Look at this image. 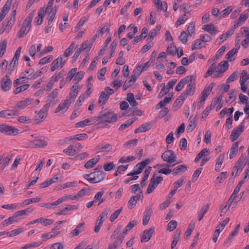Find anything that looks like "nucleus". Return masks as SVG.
Returning a JSON list of instances; mask_svg holds the SVG:
<instances>
[{
	"label": "nucleus",
	"mask_w": 249,
	"mask_h": 249,
	"mask_svg": "<svg viewBox=\"0 0 249 249\" xmlns=\"http://www.w3.org/2000/svg\"><path fill=\"white\" fill-rule=\"evenodd\" d=\"M34 15L35 12L33 11L26 18L20 30L18 32L17 36L18 37H22L28 33L31 27V22Z\"/></svg>",
	"instance_id": "1"
},
{
	"label": "nucleus",
	"mask_w": 249,
	"mask_h": 249,
	"mask_svg": "<svg viewBox=\"0 0 249 249\" xmlns=\"http://www.w3.org/2000/svg\"><path fill=\"white\" fill-rule=\"evenodd\" d=\"M101 120V122L114 123L117 120V115L113 112L107 110L102 111L97 118L96 121Z\"/></svg>",
	"instance_id": "2"
},
{
	"label": "nucleus",
	"mask_w": 249,
	"mask_h": 249,
	"mask_svg": "<svg viewBox=\"0 0 249 249\" xmlns=\"http://www.w3.org/2000/svg\"><path fill=\"white\" fill-rule=\"evenodd\" d=\"M105 172H91L89 174H85L84 178L92 183L100 182L105 178Z\"/></svg>",
	"instance_id": "3"
},
{
	"label": "nucleus",
	"mask_w": 249,
	"mask_h": 249,
	"mask_svg": "<svg viewBox=\"0 0 249 249\" xmlns=\"http://www.w3.org/2000/svg\"><path fill=\"white\" fill-rule=\"evenodd\" d=\"M163 178L162 177L158 176L157 174L155 173L150 179V183L147 189V193H151L156 188L157 186L161 182Z\"/></svg>",
	"instance_id": "4"
},
{
	"label": "nucleus",
	"mask_w": 249,
	"mask_h": 249,
	"mask_svg": "<svg viewBox=\"0 0 249 249\" xmlns=\"http://www.w3.org/2000/svg\"><path fill=\"white\" fill-rule=\"evenodd\" d=\"M110 213V210L109 208H106L103 212L99 215L96 222V225L94 228V231L98 232L104 221L107 218L108 214Z\"/></svg>",
	"instance_id": "5"
},
{
	"label": "nucleus",
	"mask_w": 249,
	"mask_h": 249,
	"mask_svg": "<svg viewBox=\"0 0 249 249\" xmlns=\"http://www.w3.org/2000/svg\"><path fill=\"white\" fill-rule=\"evenodd\" d=\"M19 130L13 126L5 124L0 125V132L5 135H16L18 134Z\"/></svg>",
	"instance_id": "6"
},
{
	"label": "nucleus",
	"mask_w": 249,
	"mask_h": 249,
	"mask_svg": "<svg viewBox=\"0 0 249 249\" xmlns=\"http://www.w3.org/2000/svg\"><path fill=\"white\" fill-rule=\"evenodd\" d=\"M66 62V60H63L62 55H60L52 63L50 68L51 71H54L57 69L62 68L65 65Z\"/></svg>",
	"instance_id": "7"
},
{
	"label": "nucleus",
	"mask_w": 249,
	"mask_h": 249,
	"mask_svg": "<svg viewBox=\"0 0 249 249\" xmlns=\"http://www.w3.org/2000/svg\"><path fill=\"white\" fill-rule=\"evenodd\" d=\"M161 158L165 161L172 163L176 161V155L173 151L169 150L165 151L161 155Z\"/></svg>",
	"instance_id": "8"
},
{
	"label": "nucleus",
	"mask_w": 249,
	"mask_h": 249,
	"mask_svg": "<svg viewBox=\"0 0 249 249\" xmlns=\"http://www.w3.org/2000/svg\"><path fill=\"white\" fill-rule=\"evenodd\" d=\"M229 218H226L225 220H224L222 223H220L216 227V230L214 231L213 233V240L214 242H216L217 241L218 237L219 236V233L220 231H221L225 226L227 224V223L229 221Z\"/></svg>",
	"instance_id": "9"
},
{
	"label": "nucleus",
	"mask_w": 249,
	"mask_h": 249,
	"mask_svg": "<svg viewBox=\"0 0 249 249\" xmlns=\"http://www.w3.org/2000/svg\"><path fill=\"white\" fill-rule=\"evenodd\" d=\"M244 126V122H242L238 127L233 129L230 136V139L232 142H234L238 139L243 132Z\"/></svg>",
	"instance_id": "10"
},
{
	"label": "nucleus",
	"mask_w": 249,
	"mask_h": 249,
	"mask_svg": "<svg viewBox=\"0 0 249 249\" xmlns=\"http://www.w3.org/2000/svg\"><path fill=\"white\" fill-rule=\"evenodd\" d=\"M155 231L154 227H151L147 230H144L141 235V242H146L148 241L153 233Z\"/></svg>",
	"instance_id": "11"
},
{
	"label": "nucleus",
	"mask_w": 249,
	"mask_h": 249,
	"mask_svg": "<svg viewBox=\"0 0 249 249\" xmlns=\"http://www.w3.org/2000/svg\"><path fill=\"white\" fill-rule=\"evenodd\" d=\"M143 197L142 191L139 192L136 195L132 196L128 202V207L130 209H133L137 202V201Z\"/></svg>",
	"instance_id": "12"
},
{
	"label": "nucleus",
	"mask_w": 249,
	"mask_h": 249,
	"mask_svg": "<svg viewBox=\"0 0 249 249\" xmlns=\"http://www.w3.org/2000/svg\"><path fill=\"white\" fill-rule=\"evenodd\" d=\"M71 103V101L68 100V98H67L59 104L54 112L57 113L60 111L66 112L68 109Z\"/></svg>",
	"instance_id": "13"
},
{
	"label": "nucleus",
	"mask_w": 249,
	"mask_h": 249,
	"mask_svg": "<svg viewBox=\"0 0 249 249\" xmlns=\"http://www.w3.org/2000/svg\"><path fill=\"white\" fill-rule=\"evenodd\" d=\"M12 86V82L10 78L6 75L4 77L1 81V88L4 91H8Z\"/></svg>",
	"instance_id": "14"
},
{
	"label": "nucleus",
	"mask_w": 249,
	"mask_h": 249,
	"mask_svg": "<svg viewBox=\"0 0 249 249\" xmlns=\"http://www.w3.org/2000/svg\"><path fill=\"white\" fill-rule=\"evenodd\" d=\"M194 80V76L193 75L187 76L181 79L176 87V90L177 91H180L183 86L189 83L190 80Z\"/></svg>",
	"instance_id": "15"
},
{
	"label": "nucleus",
	"mask_w": 249,
	"mask_h": 249,
	"mask_svg": "<svg viewBox=\"0 0 249 249\" xmlns=\"http://www.w3.org/2000/svg\"><path fill=\"white\" fill-rule=\"evenodd\" d=\"M78 89L79 86L77 83H75L71 88L69 95V98L68 99V100L71 101V103L73 102L76 97L79 91Z\"/></svg>",
	"instance_id": "16"
},
{
	"label": "nucleus",
	"mask_w": 249,
	"mask_h": 249,
	"mask_svg": "<svg viewBox=\"0 0 249 249\" xmlns=\"http://www.w3.org/2000/svg\"><path fill=\"white\" fill-rule=\"evenodd\" d=\"M150 162L148 158L145 159L141 162L138 163L134 168L132 171H142Z\"/></svg>",
	"instance_id": "17"
},
{
	"label": "nucleus",
	"mask_w": 249,
	"mask_h": 249,
	"mask_svg": "<svg viewBox=\"0 0 249 249\" xmlns=\"http://www.w3.org/2000/svg\"><path fill=\"white\" fill-rule=\"evenodd\" d=\"M58 91L57 89H54L53 91L48 96V101L54 105L58 101Z\"/></svg>",
	"instance_id": "18"
},
{
	"label": "nucleus",
	"mask_w": 249,
	"mask_h": 249,
	"mask_svg": "<svg viewBox=\"0 0 249 249\" xmlns=\"http://www.w3.org/2000/svg\"><path fill=\"white\" fill-rule=\"evenodd\" d=\"M16 111L15 110H5L0 111V117L6 119L12 118L16 115Z\"/></svg>",
	"instance_id": "19"
},
{
	"label": "nucleus",
	"mask_w": 249,
	"mask_h": 249,
	"mask_svg": "<svg viewBox=\"0 0 249 249\" xmlns=\"http://www.w3.org/2000/svg\"><path fill=\"white\" fill-rule=\"evenodd\" d=\"M152 213L153 211L151 208H147L145 210L142 219V224L143 225H146L148 224Z\"/></svg>",
	"instance_id": "20"
},
{
	"label": "nucleus",
	"mask_w": 249,
	"mask_h": 249,
	"mask_svg": "<svg viewBox=\"0 0 249 249\" xmlns=\"http://www.w3.org/2000/svg\"><path fill=\"white\" fill-rule=\"evenodd\" d=\"M169 96H166L164 98L163 101H160L156 106V109H159L160 108L163 107L167 104L169 103L172 99V94L171 93L168 94Z\"/></svg>",
	"instance_id": "21"
},
{
	"label": "nucleus",
	"mask_w": 249,
	"mask_h": 249,
	"mask_svg": "<svg viewBox=\"0 0 249 249\" xmlns=\"http://www.w3.org/2000/svg\"><path fill=\"white\" fill-rule=\"evenodd\" d=\"M195 78L194 77V80H190L189 83H188V85L187 87V88L184 92L186 93V94L188 95H192L195 92Z\"/></svg>",
	"instance_id": "22"
},
{
	"label": "nucleus",
	"mask_w": 249,
	"mask_h": 249,
	"mask_svg": "<svg viewBox=\"0 0 249 249\" xmlns=\"http://www.w3.org/2000/svg\"><path fill=\"white\" fill-rule=\"evenodd\" d=\"M100 156L99 155H97L95 156L94 158L88 160L85 164V167L87 169H90L94 166L95 164H96L99 160H100Z\"/></svg>",
	"instance_id": "23"
},
{
	"label": "nucleus",
	"mask_w": 249,
	"mask_h": 249,
	"mask_svg": "<svg viewBox=\"0 0 249 249\" xmlns=\"http://www.w3.org/2000/svg\"><path fill=\"white\" fill-rule=\"evenodd\" d=\"M96 120V118H92L90 119H87L84 121L79 122L75 124L76 127H83L85 126L89 125L92 124V122Z\"/></svg>",
	"instance_id": "24"
},
{
	"label": "nucleus",
	"mask_w": 249,
	"mask_h": 249,
	"mask_svg": "<svg viewBox=\"0 0 249 249\" xmlns=\"http://www.w3.org/2000/svg\"><path fill=\"white\" fill-rule=\"evenodd\" d=\"M35 112L37 113V114L35 116L34 120L36 123H40L42 122L47 116V114H46L41 110H40L38 112L36 111Z\"/></svg>",
	"instance_id": "25"
},
{
	"label": "nucleus",
	"mask_w": 249,
	"mask_h": 249,
	"mask_svg": "<svg viewBox=\"0 0 249 249\" xmlns=\"http://www.w3.org/2000/svg\"><path fill=\"white\" fill-rule=\"evenodd\" d=\"M246 165V162H244V157L243 155H242L238 161H237L234 167V170L237 171L241 170L243 169Z\"/></svg>",
	"instance_id": "26"
},
{
	"label": "nucleus",
	"mask_w": 249,
	"mask_h": 249,
	"mask_svg": "<svg viewBox=\"0 0 249 249\" xmlns=\"http://www.w3.org/2000/svg\"><path fill=\"white\" fill-rule=\"evenodd\" d=\"M108 98V95L106 94L105 91H102L98 100V104L99 106H102L105 105Z\"/></svg>",
	"instance_id": "27"
},
{
	"label": "nucleus",
	"mask_w": 249,
	"mask_h": 249,
	"mask_svg": "<svg viewBox=\"0 0 249 249\" xmlns=\"http://www.w3.org/2000/svg\"><path fill=\"white\" fill-rule=\"evenodd\" d=\"M31 103V101L29 99H26V100L21 101L16 104L15 107L18 109H23L27 106L29 105Z\"/></svg>",
	"instance_id": "28"
},
{
	"label": "nucleus",
	"mask_w": 249,
	"mask_h": 249,
	"mask_svg": "<svg viewBox=\"0 0 249 249\" xmlns=\"http://www.w3.org/2000/svg\"><path fill=\"white\" fill-rule=\"evenodd\" d=\"M180 233L181 230L179 229H177L174 236L173 240L171 243V247L172 249H173L176 247L178 242L179 239Z\"/></svg>",
	"instance_id": "29"
},
{
	"label": "nucleus",
	"mask_w": 249,
	"mask_h": 249,
	"mask_svg": "<svg viewBox=\"0 0 249 249\" xmlns=\"http://www.w3.org/2000/svg\"><path fill=\"white\" fill-rule=\"evenodd\" d=\"M229 67V64L227 61H223L220 63L218 66L217 69L218 70L219 73H222L225 71Z\"/></svg>",
	"instance_id": "30"
},
{
	"label": "nucleus",
	"mask_w": 249,
	"mask_h": 249,
	"mask_svg": "<svg viewBox=\"0 0 249 249\" xmlns=\"http://www.w3.org/2000/svg\"><path fill=\"white\" fill-rule=\"evenodd\" d=\"M202 29L207 31L211 34H216L218 33L217 30L215 29L214 25L212 24L203 25Z\"/></svg>",
	"instance_id": "31"
},
{
	"label": "nucleus",
	"mask_w": 249,
	"mask_h": 249,
	"mask_svg": "<svg viewBox=\"0 0 249 249\" xmlns=\"http://www.w3.org/2000/svg\"><path fill=\"white\" fill-rule=\"evenodd\" d=\"M150 128V124L149 123H145L135 130V133H139L145 132Z\"/></svg>",
	"instance_id": "32"
},
{
	"label": "nucleus",
	"mask_w": 249,
	"mask_h": 249,
	"mask_svg": "<svg viewBox=\"0 0 249 249\" xmlns=\"http://www.w3.org/2000/svg\"><path fill=\"white\" fill-rule=\"evenodd\" d=\"M18 217L16 215L15 213L8 218L5 219L2 223V224L3 226H7L9 224H12L14 222H16L18 221Z\"/></svg>",
	"instance_id": "33"
},
{
	"label": "nucleus",
	"mask_w": 249,
	"mask_h": 249,
	"mask_svg": "<svg viewBox=\"0 0 249 249\" xmlns=\"http://www.w3.org/2000/svg\"><path fill=\"white\" fill-rule=\"evenodd\" d=\"M112 145L110 144H106L105 145H98L96 147L98 152H108L112 149Z\"/></svg>",
	"instance_id": "34"
},
{
	"label": "nucleus",
	"mask_w": 249,
	"mask_h": 249,
	"mask_svg": "<svg viewBox=\"0 0 249 249\" xmlns=\"http://www.w3.org/2000/svg\"><path fill=\"white\" fill-rule=\"evenodd\" d=\"M78 207L76 205H70L64 208L61 211L58 212L56 213V215H65L66 212L68 211L73 210L74 209H77Z\"/></svg>",
	"instance_id": "35"
},
{
	"label": "nucleus",
	"mask_w": 249,
	"mask_h": 249,
	"mask_svg": "<svg viewBox=\"0 0 249 249\" xmlns=\"http://www.w3.org/2000/svg\"><path fill=\"white\" fill-rule=\"evenodd\" d=\"M236 96V91L235 90H231L229 93V96L226 100V102L229 104L232 103L235 100Z\"/></svg>",
	"instance_id": "36"
},
{
	"label": "nucleus",
	"mask_w": 249,
	"mask_h": 249,
	"mask_svg": "<svg viewBox=\"0 0 249 249\" xmlns=\"http://www.w3.org/2000/svg\"><path fill=\"white\" fill-rule=\"evenodd\" d=\"M137 224L136 221H130L124 229L123 232L124 234H127V232L132 229Z\"/></svg>",
	"instance_id": "37"
},
{
	"label": "nucleus",
	"mask_w": 249,
	"mask_h": 249,
	"mask_svg": "<svg viewBox=\"0 0 249 249\" xmlns=\"http://www.w3.org/2000/svg\"><path fill=\"white\" fill-rule=\"evenodd\" d=\"M33 144L36 147H43L47 145V142L44 140L37 139L32 142Z\"/></svg>",
	"instance_id": "38"
},
{
	"label": "nucleus",
	"mask_w": 249,
	"mask_h": 249,
	"mask_svg": "<svg viewBox=\"0 0 249 249\" xmlns=\"http://www.w3.org/2000/svg\"><path fill=\"white\" fill-rule=\"evenodd\" d=\"M223 98V93H221L217 98H214L213 99L210 106L211 108L213 109L219 102L222 101Z\"/></svg>",
	"instance_id": "39"
},
{
	"label": "nucleus",
	"mask_w": 249,
	"mask_h": 249,
	"mask_svg": "<svg viewBox=\"0 0 249 249\" xmlns=\"http://www.w3.org/2000/svg\"><path fill=\"white\" fill-rule=\"evenodd\" d=\"M142 172H130L129 174L127 175V176H131L128 178L127 179L124 181L125 183H128L131 180H136L139 177L138 175L140 174Z\"/></svg>",
	"instance_id": "40"
},
{
	"label": "nucleus",
	"mask_w": 249,
	"mask_h": 249,
	"mask_svg": "<svg viewBox=\"0 0 249 249\" xmlns=\"http://www.w3.org/2000/svg\"><path fill=\"white\" fill-rule=\"evenodd\" d=\"M166 52L168 54L175 55L178 52V50L176 46L174 45L173 43H171L167 48Z\"/></svg>",
	"instance_id": "41"
},
{
	"label": "nucleus",
	"mask_w": 249,
	"mask_h": 249,
	"mask_svg": "<svg viewBox=\"0 0 249 249\" xmlns=\"http://www.w3.org/2000/svg\"><path fill=\"white\" fill-rule=\"evenodd\" d=\"M126 99L132 107H135L138 104V103L134 99V94L132 93H128L127 94Z\"/></svg>",
	"instance_id": "42"
},
{
	"label": "nucleus",
	"mask_w": 249,
	"mask_h": 249,
	"mask_svg": "<svg viewBox=\"0 0 249 249\" xmlns=\"http://www.w3.org/2000/svg\"><path fill=\"white\" fill-rule=\"evenodd\" d=\"M44 13V10L43 8H41L38 11V16L35 18V22L37 25H40L42 22L43 15Z\"/></svg>",
	"instance_id": "43"
},
{
	"label": "nucleus",
	"mask_w": 249,
	"mask_h": 249,
	"mask_svg": "<svg viewBox=\"0 0 249 249\" xmlns=\"http://www.w3.org/2000/svg\"><path fill=\"white\" fill-rule=\"evenodd\" d=\"M210 205L209 204H207L206 205L203 206L200 211V213L198 215V219L199 221L201 220V219L203 218L204 215L205 214L207 213L208 209H209Z\"/></svg>",
	"instance_id": "44"
},
{
	"label": "nucleus",
	"mask_w": 249,
	"mask_h": 249,
	"mask_svg": "<svg viewBox=\"0 0 249 249\" xmlns=\"http://www.w3.org/2000/svg\"><path fill=\"white\" fill-rule=\"evenodd\" d=\"M224 160V155L220 154L216 159V161L215 165V170H218L221 167Z\"/></svg>",
	"instance_id": "45"
},
{
	"label": "nucleus",
	"mask_w": 249,
	"mask_h": 249,
	"mask_svg": "<svg viewBox=\"0 0 249 249\" xmlns=\"http://www.w3.org/2000/svg\"><path fill=\"white\" fill-rule=\"evenodd\" d=\"M65 71H62L57 74L56 73L54 74L53 76L51 77L50 79L54 83L55 82L58 81L60 79L62 78L65 75Z\"/></svg>",
	"instance_id": "46"
},
{
	"label": "nucleus",
	"mask_w": 249,
	"mask_h": 249,
	"mask_svg": "<svg viewBox=\"0 0 249 249\" xmlns=\"http://www.w3.org/2000/svg\"><path fill=\"white\" fill-rule=\"evenodd\" d=\"M238 146V143L235 142L232 144L231 147V148L229 154V157L231 159L233 158L235 156L236 153L237 152Z\"/></svg>",
	"instance_id": "47"
},
{
	"label": "nucleus",
	"mask_w": 249,
	"mask_h": 249,
	"mask_svg": "<svg viewBox=\"0 0 249 249\" xmlns=\"http://www.w3.org/2000/svg\"><path fill=\"white\" fill-rule=\"evenodd\" d=\"M77 181H73L71 182H68L65 183H63L61 184L59 188L60 190L64 189L66 188H70V187H75L77 186Z\"/></svg>",
	"instance_id": "48"
},
{
	"label": "nucleus",
	"mask_w": 249,
	"mask_h": 249,
	"mask_svg": "<svg viewBox=\"0 0 249 249\" xmlns=\"http://www.w3.org/2000/svg\"><path fill=\"white\" fill-rule=\"evenodd\" d=\"M135 121V119L131 118L129 120L125 122L124 124H122L119 128V130H123L125 128L131 125Z\"/></svg>",
	"instance_id": "49"
},
{
	"label": "nucleus",
	"mask_w": 249,
	"mask_h": 249,
	"mask_svg": "<svg viewBox=\"0 0 249 249\" xmlns=\"http://www.w3.org/2000/svg\"><path fill=\"white\" fill-rule=\"evenodd\" d=\"M236 196L231 194L228 202H227L225 207L222 209V212L225 213L228 209H229L231 206L234 199L235 198Z\"/></svg>",
	"instance_id": "50"
},
{
	"label": "nucleus",
	"mask_w": 249,
	"mask_h": 249,
	"mask_svg": "<svg viewBox=\"0 0 249 249\" xmlns=\"http://www.w3.org/2000/svg\"><path fill=\"white\" fill-rule=\"evenodd\" d=\"M194 226H195V222H191L189 224L188 227L187 228V230L185 233V238L186 239H188V237L191 234V233L194 229Z\"/></svg>",
	"instance_id": "51"
},
{
	"label": "nucleus",
	"mask_w": 249,
	"mask_h": 249,
	"mask_svg": "<svg viewBox=\"0 0 249 249\" xmlns=\"http://www.w3.org/2000/svg\"><path fill=\"white\" fill-rule=\"evenodd\" d=\"M75 47V42H72L71 45H70V46L69 47V48L68 49H67L64 52V53L62 55L63 57L64 56H65V57H69L70 54H71L73 49H74Z\"/></svg>",
	"instance_id": "52"
},
{
	"label": "nucleus",
	"mask_w": 249,
	"mask_h": 249,
	"mask_svg": "<svg viewBox=\"0 0 249 249\" xmlns=\"http://www.w3.org/2000/svg\"><path fill=\"white\" fill-rule=\"evenodd\" d=\"M84 225V222L79 224L77 227L74 230L71 231V234L72 236H74L78 235L79 234V233L82 231L81 228H82Z\"/></svg>",
	"instance_id": "53"
},
{
	"label": "nucleus",
	"mask_w": 249,
	"mask_h": 249,
	"mask_svg": "<svg viewBox=\"0 0 249 249\" xmlns=\"http://www.w3.org/2000/svg\"><path fill=\"white\" fill-rule=\"evenodd\" d=\"M63 152L69 156H73L77 153L72 145H70L67 149H64Z\"/></svg>",
	"instance_id": "54"
},
{
	"label": "nucleus",
	"mask_w": 249,
	"mask_h": 249,
	"mask_svg": "<svg viewBox=\"0 0 249 249\" xmlns=\"http://www.w3.org/2000/svg\"><path fill=\"white\" fill-rule=\"evenodd\" d=\"M203 42L200 39L195 40L194 43L192 47V50L200 49L202 48Z\"/></svg>",
	"instance_id": "55"
},
{
	"label": "nucleus",
	"mask_w": 249,
	"mask_h": 249,
	"mask_svg": "<svg viewBox=\"0 0 249 249\" xmlns=\"http://www.w3.org/2000/svg\"><path fill=\"white\" fill-rule=\"evenodd\" d=\"M210 93H207L206 91L203 90V91L201 93V97L199 102V106L201 107L204 104L206 98L210 95Z\"/></svg>",
	"instance_id": "56"
},
{
	"label": "nucleus",
	"mask_w": 249,
	"mask_h": 249,
	"mask_svg": "<svg viewBox=\"0 0 249 249\" xmlns=\"http://www.w3.org/2000/svg\"><path fill=\"white\" fill-rule=\"evenodd\" d=\"M136 82V79L131 78L129 80H126L123 85V89L124 90H126L129 87L133 85Z\"/></svg>",
	"instance_id": "57"
},
{
	"label": "nucleus",
	"mask_w": 249,
	"mask_h": 249,
	"mask_svg": "<svg viewBox=\"0 0 249 249\" xmlns=\"http://www.w3.org/2000/svg\"><path fill=\"white\" fill-rule=\"evenodd\" d=\"M135 159V157L132 156H129L128 157H122L119 160L120 163H126L131 161H133Z\"/></svg>",
	"instance_id": "58"
},
{
	"label": "nucleus",
	"mask_w": 249,
	"mask_h": 249,
	"mask_svg": "<svg viewBox=\"0 0 249 249\" xmlns=\"http://www.w3.org/2000/svg\"><path fill=\"white\" fill-rule=\"evenodd\" d=\"M177 222L175 220H171L167 226V229L170 231H174L177 227Z\"/></svg>",
	"instance_id": "59"
},
{
	"label": "nucleus",
	"mask_w": 249,
	"mask_h": 249,
	"mask_svg": "<svg viewBox=\"0 0 249 249\" xmlns=\"http://www.w3.org/2000/svg\"><path fill=\"white\" fill-rule=\"evenodd\" d=\"M124 52L121 51L119 53V57L116 59V64L122 65L125 63V60L123 58Z\"/></svg>",
	"instance_id": "60"
},
{
	"label": "nucleus",
	"mask_w": 249,
	"mask_h": 249,
	"mask_svg": "<svg viewBox=\"0 0 249 249\" xmlns=\"http://www.w3.org/2000/svg\"><path fill=\"white\" fill-rule=\"evenodd\" d=\"M141 67L140 66H138L133 71V74L131 76V78H133L134 79L137 80V78L140 75L141 72Z\"/></svg>",
	"instance_id": "61"
},
{
	"label": "nucleus",
	"mask_w": 249,
	"mask_h": 249,
	"mask_svg": "<svg viewBox=\"0 0 249 249\" xmlns=\"http://www.w3.org/2000/svg\"><path fill=\"white\" fill-rule=\"evenodd\" d=\"M29 87V84L23 85H22L21 86H20L19 87L15 89V90L14 91V93L15 94H18V93H20L21 91H24V90H26Z\"/></svg>",
	"instance_id": "62"
},
{
	"label": "nucleus",
	"mask_w": 249,
	"mask_h": 249,
	"mask_svg": "<svg viewBox=\"0 0 249 249\" xmlns=\"http://www.w3.org/2000/svg\"><path fill=\"white\" fill-rule=\"evenodd\" d=\"M122 208L115 211L110 216L109 220L111 222L114 221L119 215L122 212Z\"/></svg>",
	"instance_id": "63"
},
{
	"label": "nucleus",
	"mask_w": 249,
	"mask_h": 249,
	"mask_svg": "<svg viewBox=\"0 0 249 249\" xmlns=\"http://www.w3.org/2000/svg\"><path fill=\"white\" fill-rule=\"evenodd\" d=\"M232 8L231 6H229L227 8H225L224 10L222 11L220 14V17L221 18H224L226 16H228L231 11H232Z\"/></svg>",
	"instance_id": "64"
}]
</instances>
